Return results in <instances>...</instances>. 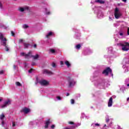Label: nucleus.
I'll return each instance as SVG.
<instances>
[{
  "label": "nucleus",
  "instance_id": "4be33fe9",
  "mask_svg": "<svg viewBox=\"0 0 129 129\" xmlns=\"http://www.w3.org/2000/svg\"><path fill=\"white\" fill-rule=\"evenodd\" d=\"M51 66L53 68H56V63H55V62H52L51 64Z\"/></svg>",
  "mask_w": 129,
  "mask_h": 129
},
{
  "label": "nucleus",
  "instance_id": "c9c22d12",
  "mask_svg": "<svg viewBox=\"0 0 129 129\" xmlns=\"http://www.w3.org/2000/svg\"><path fill=\"white\" fill-rule=\"evenodd\" d=\"M51 128H55V125L53 124L51 126Z\"/></svg>",
  "mask_w": 129,
  "mask_h": 129
},
{
  "label": "nucleus",
  "instance_id": "ea45409f",
  "mask_svg": "<svg viewBox=\"0 0 129 129\" xmlns=\"http://www.w3.org/2000/svg\"><path fill=\"white\" fill-rule=\"evenodd\" d=\"M2 125H4L5 124V121H4V120H2Z\"/></svg>",
  "mask_w": 129,
  "mask_h": 129
},
{
  "label": "nucleus",
  "instance_id": "f8f14e48",
  "mask_svg": "<svg viewBox=\"0 0 129 129\" xmlns=\"http://www.w3.org/2000/svg\"><path fill=\"white\" fill-rule=\"evenodd\" d=\"M23 45L25 49H28V48H29V46H30V44L27 43L26 42L23 43Z\"/></svg>",
  "mask_w": 129,
  "mask_h": 129
},
{
  "label": "nucleus",
  "instance_id": "de8ad7c7",
  "mask_svg": "<svg viewBox=\"0 0 129 129\" xmlns=\"http://www.w3.org/2000/svg\"><path fill=\"white\" fill-rule=\"evenodd\" d=\"M25 67H27V66H28V64H27L26 63H25Z\"/></svg>",
  "mask_w": 129,
  "mask_h": 129
},
{
  "label": "nucleus",
  "instance_id": "6ab92c4d",
  "mask_svg": "<svg viewBox=\"0 0 129 129\" xmlns=\"http://www.w3.org/2000/svg\"><path fill=\"white\" fill-rule=\"evenodd\" d=\"M76 48L78 50H79V49H80V48H81V45L80 44H78L76 45Z\"/></svg>",
  "mask_w": 129,
  "mask_h": 129
},
{
  "label": "nucleus",
  "instance_id": "9b49d317",
  "mask_svg": "<svg viewBox=\"0 0 129 129\" xmlns=\"http://www.w3.org/2000/svg\"><path fill=\"white\" fill-rule=\"evenodd\" d=\"M30 57L33 58L34 60H37L39 58V54H36V55H31Z\"/></svg>",
  "mask_w": 129,
  "mask_h": 129
},
{
  "label": "nucleus",
  "instance_id": "a19ab883",
  "mask_svg": "<svg viewBox=\"0 0 129 129\" xmlns=\"http://www.w3.org/2000/svg\"><path fill=\"white\" fill-rule=\"evenodd\" d=\"M127 35H129V27L127 29Z\"/></svg>",
  "mask_w": 129,
  "mask_h": 129
},
{
  "label": "nucleus",
  "instance_id": "a18cd8bd",
  "mask_svg": "<svg viewBox=\"0 0 129 129\" xmlns=\"http://www.w3.org/2000/svg\"><path fill=\"white\" fill-rule=\"evenodd\" d=\"M119 35H120V36H123V33H119Z\"/></svg>",
  "mask_w": 129,
  "mask_h": 129
},
{
  "label": "nucleus",
  "instance_id": "7c9ffc66",
  "mask_svg": "<svg viewBox=\"0 0 129 129\" xmlns=\"http://www.w3.org/2000/svg\"><path fill=\"white\" fill-rule=\"evenodd\" d=\"M12 126H16V123H15V122H12Z\"/></svg>",
  "mask_w": 129,
  "mask_h": 129
},
{
  "label": "nucleus",
  "instance_id": "412c9836",
  "mask_svg": "<svg viewBox=\"0 0 129 129\" xmlns=\"http://www.w3.org/2000/svg\"><path fill=\"white\" fill-rule=\"evenodd\" d=\"M29 7L28 6H26L24 7V11H29Z\"/></svg>",
  "mask_w": 129,
  "mask_h": 129
},
{
  "label": "nucleus",
  "instance_id": "37998d69",
  "mask_svg": "<svg viewBox=\"0 0 129 129\" xmlns=\"http://www.w3.org/2000/svg\"><path fill=\"white\" fill-rule=\"evenodd\" d=\"M109 20L110 21H112V19L111 18V17H109Z\"/></svg>",
  "mask_w": 129,
  "mask_h": 129
},
{
  "label": "nucleus",
  "instance_id": "8fccbe9b",
  "mask_svg": "<svg viewBox=\"0 0 129 129\" xmlns=\"http://www.w3.org/2000/svg\"><path fill=\"white\" fill-rule=\"evenodd\" d=\"M3 101V99H0V102H2Z\"/></svg>",
  "mask_w": 129,
  "mask_h": 129
},
{
  "label": "nucleus",
  "instance_id": "7ed1b4c3",
  "mask_svg": "<svg viewBox=\"0 0 129 129\" xmlns=\"http://www.w3.org/2000/svg\"><path fill=\"white\" fill-rule=\"evenodd\" d=\"M68 81L69 83V87H72V86H74V85H75V81L73 79H72L70 77H68Z\"/></svg>",
  "mask_w": 129,
  "mask_h": 129
},
{
  "label": "nucleus",
  "instance_id": "09e8293b",
  "mask_svg": "<svg viewBox=\"0 0 129 129\" xmlns=\"http://www.w3.org/2000/svg\"><path fill=\"white\" fill-rule=\"evenodd\" d=\"M69 95H70V94H69V93H67V96H69Z\"/></svg>",
  "mask_w": 129,
  "mask_h": 129
},
{
  "label": "nucleus",
  "instance_id": "603ef678",
  "mask_svg": "<svg viewBox=\"0 0 129 129\" xmlns=\"http://www.w3.org/2000/svg\"><path fill=\"white\" fill-rule=\"evenodd\" d=\"M128 100H129V98H127V101H128Z\"/></svg>",
  "mask_w": 129,
  "mask_h": 129
},
{
  "label": "nucleus",
  "instance_id": "aec40b11",
  "mask_svg": "<svg viewBox=\"0 0 129 129\" xmlns=\"http://www.w3.org/2000/svg\"><path fill=\"white\" fill-rule=\"evenodd\" d=\"M16 84L17 86H19V87L22 86V84L19 82H16Z\"/></svg>",
  "mask_w": 129,
  "mask_h": 129
},
{
  "label": "nucleus",
  "instance_id": "9d476101",
  "mask_svg": "<svg viewBox=\"0 0 129 129\" xmlns=\"http://www.w3.org/2000/svg\"><path fill=\"white\" fill-rule=\"evenodd\" d=\"M10 102V100H9L8 101H7L6 102H5L4 103V104L1 106V107L2 108H4V107H6V106H7V105H8L9 104V103Z\"/></svg>",
  "mask_w": 129,
  "mask_h": 129
},
{
  "label": "nucleus",
  "instance_id": "58836bf2",
  "mask_svg": "<svg viewBox=\"0 0 129 129\" xmlns=\"http://www.w3.org/2000/svg\"><path fill=\"white\" fill-rule=\"evenodd\" d=\"M60 65H64V62H63V61H60Z\"/></svg>",
  "mask_w": 129,
  "mask_h": 129
},
{
  "label": "nucleus",
  "instance_id": "4c0bfd02",
  "mask_svg": "<svg viewBox=\"0 0 129 129\" xmlns=\"http://www.w3.org/2000/svg\"><path fill=\"white\" fill-rule=\"evenodd\" d=\"M51 13L50 12H47L46 13V15H50Z\"/></svg>",
  "mask_w": 129,
  "mask_h": 129
},
{
  "label": "nucleus",
  "instance_id": "bb28decb",
  "mask_svg": "<svg viewBox=\"0 0 129 129\" xmlns=\"http://www.w3.org/2000/svg\"><path fill=\"white\" fill-rule=\"evenodd\" d=\"M11 35L13 37H15V33L14 31H11Z\"/></svg>",
  "mask_w": 129,
  "mask_h": 129
},
{
  "label": "nucleus",
  "instance_id": "a211bd4d",
  "mask_svg": "<svg viewBox=\"0 0 129 129\" xmlns=\"http://www.w3.org/2000/svg\"><path fill=\"white\" fill-rule=\"evenodd\" d=\"M18 11H19V12H21V13H23V12H25L24 8H22V7H20L18 9Z\"/></svg>",
  "mask_w": 129,
  "mask_h": 129
},
{
  "label": "nucleus",
  "instance_id": "6e6d98bb",
  "mask_svg": "<svg viewBox=\"0 0 129 129\" xmlns=\"http://www.w3.org/2000/svg\"><path fill=\"white\" fill-rule=\"evenodd\" d=\"M14 1H17V0H14Z\"/></svg>",
  "mask_w": 129,
  "mask_h": 129
},
{
  "label": "nucleus",
  "instance_id": "c756f323",
  "mask_svg": "<svg viewBox=\"0 0 129 129\" xmlns=\"http://www.w3.org/2000/svg\"><path fill=\"white\" fill-rule=\"evenodd\" d=\"M29 73H32L33 72V69H31L29 71Z\"/></svg>",
  "mask_w": 129,
  "mask_h": 129
},
{
  "label": "nucleus",
  "instance_id": "b1692460",
  "mask_svg": "<svg viewBox=\"0 0 129 129\" xmlns=\"http://www.w3.org/2000/svg\"><path fill=\"white\" fill-rule=\"evenodd\" d=\"M71 102L72 103V104H74L75 103V100H74V99H72L71 100Z\"/></svg>",
  "mask_w": 129,
  "mask_h": 129
},
{
  "label": "nucleus",
  "instance_id": "423d86ee",
  "mask_svg": "<svg viewBox=\"0 0 129 129\" xmlns=\"http://www.w3.org/2000/svg\"><path fill=\"white\" fill-rule=\"evenodd\" d=\"M21 112H24L25 114L29 113V112H30V109L24 108L21 110Z\"/></svg>",
  "mask_w": 129,
  "mask_h": 129
},
{
  "label": "nucleus",
  "instance_id": "39448f33",
  "mask_svg": "<svg viewBox=\"0 0 129 129\" xmlns=\"http://www.w3.org/2000/svg\"><path fill=\"white\" fill-rule=\"evenodd\" d=\"M39 83H40L41 85H42L43 86H46V85H48V84H49V82L45 80L39 81Z\"/></svg>",
  "mask_w": 129,
  "mask_h": 129
},
{
  "label": "nucleus",
  "instance_id": "a878e982",
  "mask_svg": "<svg viewBox=\"0 0 129 129\" xmlns=\"http://www.w3.org/2000/svg\"><path fill=\"white\" fill-rule=\"evenodd\" d=\"M50 52H51V53H52V54H54V53H55V49H51L50 50Z\"/></svg>",
  "mask_w": 129,
  "mask_h": 129
},
{
  "label": "nucleus",
  "instance_id": "5701e85b",
  "mask_svg": "<svg viewBox=\"0 0 129 129\" xmlns=\"http://www.w3.org/2000/svg\"><path fill=\"white\" fill-rule=\"evenodd\" d=\"M23 28L24 29H27V28H29V26H28L27 24H24L23 25Z\"/></svg>",
  "mask_w": 129,
  "mask_h": 129
},
{
  "label": "nucleus",
  "instance_id": "864d4df0",
  "mask_svg": "<svg viewBox=\"0 0 129 129\" xmlns=\"http://www.w3.org/2000/svg\"><path fill=\"white\" fill-rule=\"evenodd\" d=\"M45 11H47V8H45Z\"/></svg>",
  "mask_w": 129,
  "mask_h": 129
},
{
  "label": "nucleus",
  "instance_id": "5fc2aeb1",
  "mask_svg": "<svg viewBox=\"0 0 129 129\" xmlns=\"http://www.w3.org/2000/svg\"><path fill=\"white\" fill-rule=\"evenodd\" d=\"M106 124H105V126H106Z\"/></svg>",
  "mask_w": 129,
  "mask_h": 129
},
{
  "label": "nucleus",
  "instance_id": "ddd939ff",
  "mask_svg": "<svg viewBox=\"0 0 129 129\" xmlns=\"http://www.w3.org/2000/svg\"><path fill=\"white\" fill-rule=\"evenodd\" d=\"M32 54V51H29L28 54H25V58H29V57H30V56H31V54Z\"/></svg>",
  "mask_w": 129,
  "mask_h": 129
},
{
  "label": "nucleus",
  "instance_id": "c03bdc74",
  "mask_svg": "<svg viewBox=\"0 0 129 129\" xmlns=\"http://www.w3.org/2000/svg\"><path fill=\"white\" fill-rule=\"evenodd\" d=\"M13 68H14V69H16V68H17V66L14 65Z\"/></svg>",
  "mask_w": 129,
  "mask_h": 129
},
{
  "label": "nucleus",
  "instance_id": "3c124183",
  "mask_svg": "<svg viewBox=\"0 0 129 129\" xmlns=\"http://www.w3.org/2000/svg\"><path fill=\"white\" fill-rule=\"evenodd\" d=\"M35 65V62L32 63V66H34Z\"/></svg>",
  "mask_w": 129,
  "mask_h": 129
},
{
  "label": "nucleus",
  "instance_id": "473e14b6",
  "mask_svg": "<svg viewBox=\"0 0 129 129\" xmlns=\"http://www.w3.org/2000/svg\"><path fill=\"white\" fill-rule=\"evenodd\" d=\"M34 48H35V49H36L37 48V44H34L33 45Z\"/></svg>",
  "mask_w": 129,
  "mask_h": 129
},
{
  "label": "nucleus",
  "instance_id": "72a5a7b5",
  "mask_svg": "<svg viewBox=\"0 0 129 129\" xmlns=\"http://www.w3.org/2000/svg\"><path fill=\"white\" fill-rule=\"evenodd\" d=\"M2 74H4V71H0V75H2Z\"/></svg>",
  "mask_w": 129,
  "mask_h": 129
},
{
  "label": "nucleus",
  "instance_id": "cd10ccee",
  "mask_svg": "<svg viewBox=\"0 0 129 129\" xmlns=\"http://www.w3.org/2000/svg\"><path fill=\"white\" fill-rule=\"evenodd\" d=\"M56 98L57 99H58V100H61V99H62V98H61V97L60 96H57Z\"/></svg>",
  "mask_w": 129,
  "mask_h": 129
},
{
  "label": "nucleus",
  "instance_id": "1a4fd4ad",
  "mask_svg": "<svg viewBox=\"0 0 129 129\" xmlns=\"http://www.w3.org/2000/svg\"><path fill=\"white\" fill-rule=\"evenodd\" d=\"M108 106L110 107L112 106V97H110L108 102Z\"/></svg>",
  "mask_w": 129,
  "mask_h": 129
},
{
  "label": "nucleus",
  "instance_id": "c85d7f7f",
  "mask_svg": "<svg viewBox=\"0 0 129 129\" xmlns=\"http://www.w3.org/2000/svg\"><path fill=\"white\" fill-rule=\"evenodd\" d=\"M68 123L69 124H74V122L72 121H69Z\"/></svg>",
  "mask_w": 129,
  "mask_h": 129
},
{
  "label": "nucleus",
  "instance_id": "f704fd0d",
  "mask_svg": "<svg viewBox=\"0 0 129 129\" xmlns=\"http://www.w3.org/2000/svg\"><path fill=\"white\" fill-rule=\"evenodd\" d=\"M109 120H110L109 118H107V119H106V122H109Z\"/></svg>",
  "mask_w": 129,
  "mask_h": 129
},
{
  "label": "nucleus",
  "instance_id": "f3484780",
  "mask_svg": "<svg viewBox=\"0 0 129 129\" xmlns=\"http://www.w3.org/2000/svg\"><path fill=\"white\" fill-rule=\"evenodd\" d=\"M5 114H4V113H2L1 115H0V119H1V120H4V118H5Z\"/></svg>",
  "mask_w": 129,
  "mask_h": 129
},
{
  "label": "nucleus",
  "instance_id": "2f4dec72",
  "mask_svg": "<svg viewBox=\"0 0 129 129\" xmlns=\"http://www.w3.org/2000/svg\"><path fill=\"white\" fill-rule=\"evenodd\" d=\"M25 55H26V54L24 53V52H22V53H21V56H25Z\"/></svg>",
  "mask_w": 129,
  "mask_h": 129
},
{
  "label": "nucleus",
  "instance_id": "e433bc0d",
  "mask_svg": "<svg viewBox=\"0 0 129 129\" xmlns=\"http://www.w3.org/2000/svg\"><path fill=\"white\" fill-rule=\"evenodd\" d=\"M0 8L3 9V4L1 3H0Z\"/></svg>",
  "mask_w": 129,
  "mask_h": 129
},
{
  "label": "nucleus",
  "instance_id": "f03ea898",
  "mask_svg": "<svg viewBox=\"0 0 129 129\" xmlns=\"http://www.w3.org/2000/svg\"><path fill=\"white\" fill-rule=\"evenodd\" d=\"M103 74H105L106 76H108V74L110 73V74L112 75V70H111V69L109 67L106 68L102 72Z\"/></svg>",
  "mask_w": 129,
  "mask_h": 129
},
{
  "label": "nucleus",
  "instance_id": "dca6fc26",
  "mask_svg": "<svg viewBox=\"0 0 129 129\" xmlns=\"http://www.w3.org/2000/svg\"><path fill=\"white\" fill-rule=\"evenodd\" d=\"M64 64H66V65H67V66L68 67H70V66H71V64H70V63L69 62V61L66 60L64 62Z\"/></svg>",
  "mask_w": 129,
  "mask_h": 129
},
{
  "label": "nucleus",
  "instance_id": "6e6552de",
  "mask_svg": "<svg viewBox=\"0 0 129 129\" xmlns=\"http://www.w3.org/2000/svg\"><path fill=\"white\" fill-rule=\"evenodd\" d=\"M50 123H51V121H50V119H48V120H47L46 121L45 125L44 126L45 128H48Z\"/></svg>",
  "mask_w": 129,
  "mask_h": 129
},
{
  "label": "nucleus",
  "instance_id": "2eb2a0df",
  "mask_svg": "<svg viewBox=\"0 0 129 129\" xmlns=\"http://www.w3.org/2000/svg\"><path fill=\"white\" fill-rule=\"evenodd\" d=\"M96 3H99V4H104L105 2L102 0H97L95 1Z\"/></svg>",
  "mask_w": 129,
  "mask_h": 129
},
{
  "label": "nucleus",
  "instance_id": "393cba45",
  "mask_svg": "<svg viewBox=\"0 0 129 129\" xmlns=\"http://www.w3.org/2000/svg\"><path fill=\"white\" fill-rule=\"evenodd\" d=\"M23 42H24V40L23 39H20L19 40V44H21V43H23Z\"/></svg>",
  "mask_w": 129,
  "mask_h": 129
},
{
  "label": "nucleus",
  "instance_id": "4468645a",
  "mask_svg": "<svg viewBox=\"0 0 129 129\" xmlns=\"http://www.w3.org/2000/svg\"><path fill=\"white\" fill-rule=\"evenodd\" d=\"M53 35V32H49L47 35H46V38H49V37H51V36H52Z\"/></svg>",
  "mask_w": 129,
  "mask_h": 129
},
{
  "label": "nucleus",
  "instance_id": "0eeeda50",
  "mask_svg": "<svg viewBox=\"0 0 129 129\" xmlns=\"http://www.w3.org/2000/svg\"><path fill=\"white\" fill-rule=\"evenodd\" d=\"M43 73L44 74H48V75H53V74H54V73H53V72L48 71V70H45L43 71Z\"/></svg>",
  "mask_w": 129,
  "mask_h": 129
},
{
  "label": "nucleus",
  "instance_id": "f257e3e1",
  "mask_svg": "<svg viewBox=\"0 0 129 129\" xmlns=\"http://www.w3.org/2000/svg\"><path fill=\"white\" fill-rule=\"evenodd\" d=\"M0 40L1 41V45L5 47V50L7 52H9V51H10V48L7 43V41H8V40L6 38L4 37V35L3 34H0Z\"/></svg>",
  "mask_w": 129,
  "mask_h": 129
},
{
  "label": "nucleus",
  "instance_id": "79ce46f5",
  "mask_svg": "<svg viewBox=\"0 0 129 129\" xmlns=\"http://www.w3.org/2000/svg\"><path fill=\"white\" fill-rule=\"evenodd\" d=\"M95 125H96V126H99V124L98 123H95Z\"/></svg>",
  "mask_w": 129,
  "mask_h": 129
},
{
  "label": "nucleus",
  "instance_id": "49530a36",
  "mask_svg": "<svg viewBox=\"0 0 129 129\" xmlns=\"http://www.w3.org/2000/svg\"><path fill=\"white\" fill-rule=\"evenodd\" d=\"M122 2H123V3H126L127 0H121Z\"/></svg>",
  "mask_w": 129,
  "mask_h": 129
},
{
  "label": "nucleus",
  "instance_id": "20e7f679",
  "mask_svg": "<svg viewBox=\"0 0 129 129\" xmlns=\"http://www.w3.org/2000/svg\"><path fill=\"white\" fill-rule=\"evenodd\" d=\"M118 8H116L114 11V17L115 19H119L121 17V13L118 12Z\"/></svg>",
  "mask_w": 129,
  "mask_h": 129
}]
</instances>
